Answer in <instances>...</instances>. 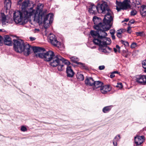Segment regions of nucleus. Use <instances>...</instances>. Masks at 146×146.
Returning <instances> with one entry per match:
<instances>
[{"instance_id":"nucleus-1","label":"nucleus","mask_w":146,"mask_h":146,"mask_svg":"<svg viewBox=\"0 0 146 146\" xmlns=\"http://www.w3.org/2000/svg\"><path fill=\"white\" fill-rule=\"evenodd\" d=\"M43 5L39 3L37 6L36 10L31 7L28 9V16L31 17L34 15L33 20L37 23L41 22L43 19L44 26L45 28H47L52 23L53 20V15L52 14H46L45 12H42Z\"/></svg>"},{"instance_id":"nucleus-2","label":"nucleus","mask_w":146,"mask_h":146,"mask_svg":"<svg viewBox=\"0 0 146 146\" xmlns=\"http://www.w3.org/2000/svg\"><path fill=\"white\" fill-rule=\"evenodd\" d=\"M106 14L105 15L103 23L101 22V19L96 16H94L93 19L94 25V28L97 30L96 32L100 33L102 31H108L110 28L111 26L110 23L113 20V13L111 11L109 10L106 12Z\"/></svg>"},{"instance_id":"nucleus-3","label":"nucleus","mask_w":146,"mask_h":146,"mask_svg":"<svg viewBox=\"0 0 146 146\" xmlns=\"http://www.w3.org/2000/svg\"><path fill=\"white\" fill-rule=\"evenodd\" d=\"M13 46L17 52H23L24 55L27 56L31 54L32 50V47L28 43H25L21 39H13Z\"/></svg>"},{"instance_id":"nucleus-4","label":"nucleus","mask_w":146,"mask_h":146,"mask_svg":"<svg viewBox=\"0 0 146 146\" xmlns=\"http://www.w3.org/2000/svg\"><path fill=\"white\" fill-rule=\"evenodd\" d=\"M110 10L109 9L107 3L104 1L100 5L98 4V6L96 7L94 4H91L89 7L88 11L91 13L95 15L98 12L99 13H102L105 14Z\"/></svg>"},{"instance_id":"nucleus-5","label":"nucleus","mask_w":146,"mask_h":146,"mask_svg":"<svg viewBox=\"0 0 146 146\" xmlns=\"http://www.w3.org/2000/svg\"><path fill=\"white\" fill-rule=\"evenodd\" d=\"M28 11H26L21 12L17 11L13 13V19L15 22L17 24L19 25H24L27 22L28 19L31 17L28 16L29 13H27Z\"/></svg>"},{"instance_id":"nucleus-6","label":"nucleus","mask_w":146,"mask_h":146,"mask_svg":"<svg viewBox=\"0 0 146 146\" xmlns=\"http://www.w3.org/2000/svg\"><path fill=\"white\" fill-rule=\"evenodd\" d=\"M106 31H102L101 33H98L92 30L90 32V33L94 38H96L98 40L100 41L103 46H106L110 44L111 40L110 38L106 37L107 35V33L106 32Z\"/></svg>"},{"instance_id":"nucleus-7","label":"nucleus","mask_w":146,"mask_h":146,"mask_svg":"<svg viewBox=\"0 0 146 146\" xmlns=\"http://www.w3.org/2000/svg\"><path fill=\"white\" fill-rule=\"evenodd\" d=\"M61 56L59 55H55L49 62L50 65L53 67L58 66L59 71H61L64 69V65L61 64Z\"/></svg>"},{"instance_id":"nucleus-8","label":"nucleus","mask_w":146,"mask_h":146,"mask_svg":"<svg viewBox=\"0 0 146 146\" xmlns=\"http://www.w3.org/2000/svg\"><path fill=\"white\" fill-rule=\"evenodd\" d=\"M55 55L52 51L50 50L46 52L39 53L36 54V57H39L43 59L46 62H49Z\"/></svg>"},{"instance_id":"nucleus-9","label":"nucleus","mask_w":146,"mask_h":146,"mask_svg":"<svg viewBox=\"0 0 146 146\" xmlns=\"http://www.w3.org/2000/svg\"><path fill=\"white\" fill-rule=\"evenodd\" d=\"M130 0H124L123 2L116 1V3L118 6H120L122 9H126L130 7Z\"/></svg>"},{"instance_id":"nucleus-10","label":"nucleus","mask_w":146,"mask_h":146,"mask_svg":"<svg viewBox=\"0 0 146 146\" xmlns=\"http://www.w3.org/2000/svg\"><path fill=\"white\" fill-rule=\"evenodd\" d=\"M93 42L95 44L99 46V50L100 52L105 53L108 52V50L106 47V46H103L102 45V43L100 41H99L98 40H97L96 38H95L93 40Z\"/></svg>"},{"instance_id":"nucleus-11","label":"nucleus","mask_w":146,"mask_h":146,"mask_svg":"<svg viewBox=\"0 0 146 146\" xmlns=\"http://www.w3.org/2000/svg\"><path fill=\"white\" fill-rule=\"evenodd\" d=\"M48 38L50 42L52 45L57 47H59L60 45V43L57 40L54 35L50 34L48 36Z\"/></svg>"},{"instance_id":"nucleus-12","label":"nucleus","mask_w":146,"mask_h":146,"mask_svg":"<svg viewBox=\"0 0 146 146\" xmlns=\"http://www.w3.org/2000/svg\"><path fill=\"white\" fill-rule=\"evenodd\" d=\"M135 81L139 84L145 85L146 84V76L137 75L135 77Z\"/></svg>"},{"instance_id":"nucleus-13","label":"nucleus","mask_w":146,"mask_h":146,"mask_svg":"<svg viewBox=\"0 0 146 146\" xmlns=\"http://www.w3.org/2000/svg\"><path fill=\"white\" fill-rule=\"evenodd\" d=\"M134 139L136 145H141L144 140V137L143 136H137L135 137Z\"/></svg>"},{"instance_id":"nucleus-14","label":"nucleus","mask_w":146,"mask_h":146,"mask_svg":"<svg viewBox=\"0 0 146 146\" xmlns=\"http://www.w3.org/2000/svg\"><path fill=\"white\" fill-rule=\"evenodd\" d=\"M100 90L102 94H105L111 90V88L109 86L107 85L104 86L103 84L100 89H98V90Z\"/></svg>"},{"instance_id":"nucleus-15","label":"nucleus","mask_w":146,"mask_h":146,"mask_svg":"<svg viewBox=\"0 0 146 146\" xmlns=\"http://www.w3.org/2000/svg\"><path fill=\"white\" fill-rule=\"evenodd\" d=\"M29 4V1L28 0H25L23 2L21 5V11L22 12L28 11L26 10L27 8L28 7Z\"/></svg>"},{"instance_id":"nucleus-16","label":"nucleus","mask_w":146,"mask_h":146,"mask_svg":"<svg viewBox=\"0 0 146 146\" xmlns=\"http://www.w3.org/2000/svg\"><path fill=\"white\" fill-rule=\"evenodd\" d=\"M94 81L91 77H86V78L85 83L86 85L90 86H93Z\"/></svg>"},{"instance_id":"nucleus-17","label":"nucleus","mask_w":146,"mask_h":146,"mask_svg":"<svg viewBox=\"0 0 146 146\" xmlns=\"http://www.w3.org/2000/svg\"><path fill=\"white\" fill-rule=\"evenodd\" d=\"M32 50L34 53L35 54V56H36V54H37L39 53H41L40 52L44 51L45 49L42 48L34 47H32Z\"/></svg>"},{"instance_id":"nucleus-18","label":"nucleus","mask_w":146,"mask_h":146,"mask_svg":"<svg viewBox=\"0 0 146 146\" xmlns=\"http://www.w3.org/2000/svg\"><path fill=\"white\" fill-rule=\"evenodd\" d=\"M103 83L100 81H94L93 86L94 89H99L103 86Z\"/></svg>"},{"instance_id":"nucleus-19","label":"nucleus","mask_w":146,"mask_h":146,"mask_svg":"<svg viewBox=\"0 0 146 146\" xmlns=\"http://www.w3.org/2000/svg\"><path fill=\"white\" fill-rule=\"evenodd\" d=\"M66 72L68 77H72L74 74V72L71 68V67L68 66L67 67L66 70Z\"/></svg>"},{"instance_id":"nucleus-20","label":"nucleus","mask_w":146,"mask_h":146,"mask_svg":"<svg viewBox=\"0 0 146 146\" xmlns=\"http://www.w3.org/2000/svg\"><path fill=\"white\" fill-rule=\"evenodd\" d=\"M4 43L6 45L11 46L12 45V42L11 38L8 35H5L4 36Z\"/></svg>"},{"instance_id":"nucleus-21","label":"nucleus","mask_w":146,"mask_h":146,"mask_svg":"<svg viewBox=\"0 0 146 146\" xmlns=\"http://www.w3.org/2000/svg\"><path fill=\"white\" fill-rule=\"evenodd\" d=\"M70 59L73 62L77 64H78L82 65L83 66V64L80 62H78L79 60V59L76 56H72L70 58Z\"/></svg>"},{"instance_id":"nucleus-22","label":"nucleus","mask_w":146,"mask_h":146,"mask_svg":"<svg viewBox=\"0 0 146 146\" xmlns=\"http://www.w3.org/2000/svg\"><path fill=\"white\" fill-rule=\"evenodd\" d=\"M11 4L10 0H5L4 2V7L7 9H9L11 7Z\"/></svg>"},{"instance_id":"nucleus-23","label":"nucleus","mask_w":146,"mask_h":146,"mask_svg":"<svg viewBox=\"0 0 146 146\" xmlns=\"http://www.w3.org/2000/svg\"><path fill=\"white\" fill-rule=\"evenodd\" d=\"M1 20L2 22V24L3 25L6 24V23H8L7 20L6 16L5 15L4 13H1Z\"/></svg>"},{"instance_id":"nucleus-24","label":"nucleus","mask_w":146,"mask_h":146,"mask_svg":"<svg viewBox=\"0 0 146 146\" xmlns=\"http://www.w3.org/2000/svg\"><path fill=\"white\" fill-rule=\"evenodd\" d=\"M141 14L143 16H146V6L142 5L141 7Z\"/></svg>"},{"instance_id":"nucleus-25","label":"nucleus","mask_w":146,"mask_h":146,"mask_svg":"<svg viewBox=\"0 0 146 146\" xmlns=\"http://www.w3.org/2000/svg\"><path fill=\"white\" fill-rule=\"evenodd\" d=\"M111 107L112 106H111L105 107L103 109L102 111L104 113L108 112L111 110Z\"/></svg>"},{"instance_id":"nucleus-26","label":"nucleus","mask_w":146,"mask_h":146,"mask_svg":"<svg viewBox=\"0 0 146 146\" xmlns=\"http://www.w3.org/2000/svg\"><path fill=\"white\" fill-rule=\"evenodd\" d=\"M61 61V64H62L63 63H64L67 65H68L70 64V63L69 61H68V60H65V59L62 58V57Z\"/></svg>"},{"instance_id":"nucleus-27","label":"nucleus","mask_w":146,"mask_h":146,"mask_svg":"<svg viewBox=\"0 0 146 146\" xmlns=\"http://www.w3.org/2000/svg\"><path fill=\"white\" fill-rule=\"evenodd\" d=\"M77 78L80 80H83L84 79V77L83 75L81 74H78L77 75Z\"/></svg>"},{"instance_id":"nucleus-28","label":"nucleus","mask_w":146,"mask_h":146,"mask_svg":"<svg viewBox=\"0 0 146 146\" xmlns=\"http://www.w3.org/2000/svg\"><path fill=\"white\" fill-rule=\"evenodd\" d=\"M142 64L143 67L145 69L144 72H146V60H144L142 62Z\"/></svg>"},{"instance_id":"nucleus-29","label":"nucleus","mask_w":146,"mask_h":146,"mask_svg":"<svg viewBox=\"0 0 146 146\" xmlns=\"http://www.w3.org/2000/svg\"><path fill=\"white\" fill-rule=\"evenodd\" d=\"M125 31V30L123 29H120L117 31L116 33L117 34L121 35V34L122 33L124 32Z\"/></svg>"},{"instance_id":"nucleus-30","label":"nucleus","mask_w":146,"mask_h":146,"mask_svg":"<svg viewBox=\"0 0 146 146\" xmlns=\"http://www.w3.org/2000/svg\"><path fill=\"white\" fill-rule=\"evenodd\" d=\"M120 139V135H118L114 137L113 140H115V141H116L117 142Z\"/></svg>"},{"instance_id":"nucleus-31","label":"nucleus","mask_w":146,"mask_h":146,"mask_svg":"<svg viewBox=\"0 0 146 146\" xmlns=\"http://www.w3.org/2000/svg\"><path fill=\"white\" fill-rule=\"evenodd\" d=\"M116 87L117 88H119L120 89L123 88V86L121 83H117V85H116Z\"/></svg>"},{"instance_id":"nucleus-32","label":"nucleus","mask_w":146,"mask_h":146,"mask_svg":"<svg viewBox=\"0 0 146 146\" xmlns=\"http://www.w3.org/2000/svg\"><path fill=\"white\" fill-rule=\"evenodd\" d=\"M137 13V12L136 10H132L131 11V15L134 16Z\"/></svg>"},{"instance_id":"nucleus-33","label":"nucleus","mask_w":146,"mask_h":146,"mask_svg":"<svg viewBox=\"0 0 146 146\" xmlns=\"http://www.w3.org/2000/svg\"><path fill=\"white\" fill-rule=\"evenodd\" d=\"M136 34L137 36H142L143 35V32H139L136 33Z\"/></svg>"},{"instance_id":"nucleus-34","label":"nucleus","mask_w":146,"mask_h":146,"mask_svg":"<svg viewBox=\"0 0 146 146\" xmlns=\"http://www.w3.org/2000/svg\"><path fill=\"white\" fill-rule=\"evenodd\" d=\"M21 130L22 131L24 132L27 131V129L25 126H22L21 127Z\"/></svg>"},{"instance_id":"nucleus-35","label":"nucleus","mask_w":146,"mask_h":146,"mask_svg":"<svg viewBox=\"0 0 146 146\" xmlns=\"http://www.w3.org/2000/svg\"><path fill=\"white\" fill-rule=\"evenodd\" d=\"M137 44L136 43L133 42L132 43L131 47V48H134L137 46Z\"/></svg>"},{"instance_id":"nucleus-36","label":"nucleus","mask_w":146,"mask_h":146,"mask_svg":"<svg viewBox=\"0 0 146 146\" xmlns=\"http://www.w3.org/2000/svg\"><path fill=\"white\" fill-rule=\"evenodd\" d=\"M115 30L114 29H111L110 30V33L111 35H114L115 33Z\"/></svg>"},{"instance_id":"nucleus-37","label":"nucleus","mask_w":146,"mask_h":146,"mask_svg":"<svg viewBox=\"0 0 146 146\" xmlns=\"http://www.w3.org/2000/svg\"><path fill=\"white\" fill-rule=\"evenodd\" d=\"M121 42L125 46H128L129 45L128 43L127 42H125L123 40H121Z\"/></svg>"},{"instance_id":"nucleus-38","label":"nucleus","mask_w":146,"mask_h":146,"mask_svg":"<svg viewBox=\"0 0 146 146\" xmlns=\"http://www.w3.org/2000/svg\"><path fill=\"white\" fill-rule=\"evenodd\" d=\"M116 6V9L118 11H119L121 9H122L121 7L120 6H118L117 5Z\"/></svg>"},{"instance_id":"nucleus-39","label":"nucleus","mask_w":146,"mask_h":146,"mask_svg":"<svg viewBox=\"0 0 146 146\" xmlns=\"http://www.w3.org/2000/svg\"><path fill=\"white\" fill-rule=\"evenodd\" d=\"M127 32V33H131V29L130 27H128Z\"/></svg>"},{"instance_id":"nucleus-40","label":"nucleus","mask_w":146,"mask_h":146,"mask_svg":"<svg viewBox=\"0 0 146 146\" xmlns=\"http://www.w3.org/2000/svg\"><path fill=\"white\" fill-rule=\"evenodd\" d=\"M104 68L105 66L104 65L100 66L99 67V68L100 70H103L104 69Z\"/></svg>"},{"instance_id":"nucleus-41","label":"nucleus","mask_w":146,"mask_h":146,"mask_svg":"<svg viewBox=\"0 0 146 146\" xmlns=\"http://www.w3.org/2000/svg\"><path fill=\"white\" fill-rule=\"evenodd\" d=\"M117 142L116 141H115V140H113V145L114 146H117Z\"/></svg>"},{"instance_id":"nucleus-42","label":"nucleus","mask_w":146,"mask_h":146,"mask_svg":"<svg viewBox=\"0 0 146 146\" xmlns=\"http://www.w3.org/2000/svg\"><path fill=\"white\" fill-rule=\"evenodd\" d=\"M114 74H113L112 72L111 73V74L110 75V77L111 78H112L114 77L115 76Z\"/></svg>"},{"instance_id":"nucleus-43","label":"nucleus","mask_w":146,"mask_h":146,"mask_svg":"<svg viewBox=\"0 0 146 146\" xmlns=\"http://www.w3.org/2000/svg\"><path fill=\"white\" fill-rule=\"evenodd\" d=\"M29 38L32 41L34 40L35 39L34 37H30Z\"/></svg>"},{"instance_id":"nucleus-44","label":"nucleus","mask_w":146,"mask_h":146,"mask_svg":"<svg viewBox=\"0 0 146 146\" xmlns=\"http://www.w3.org/2000/svg\"><path fill=\"white\" fill-rule=\"evenodd\" d=\"M2 37L1 36H0V45H1L2 44Z\"/></svg>"},{"instance_id":"nucleus-45","label":"nucleus","mask_w":146,"mask_h":146,"mask_svg":"<svg viewBox=\"0 0 146 146\" xmlns=\"http://www.w3.org/2000/svg\"><path fill=\"white\" fill-rule=\"evenodd\" d=\"M117 37L119 38H120L121 37V35L117 34Z\"/></svg>"},{"instance_id":"nucleus-46","label":"nucleus","mask_w":146,"mask_h":146,"mask_svg":"<svg viewBox=\"0 0 146 146\" xmlns=\"http://www.w3.org/2000/svg\"><path fill=\"white\" fill-rule=\"evenodd\" d=\"M135 21H134V20H131L130 21V23H131V24H133L135 22Z\"/></svg>"},{"instance_id":"nucleus-47","label":"nucleus","mask_w":146,"mask_h":146,"mask_svg":"<svg viewBox=\"0 0 146 146\" xmlns=\"http://www.w3.org/2000/svg\"><path fill=\"white\" fill-rule=\"evenodd\" d=\"M112 38L114 40L115 38V36H114V35H111Z\"/></svg>"},{"instance_id":"nucleus-48","label":"nucleus","mask_w":146,"mask_h":146,"mask_svg":"<svg viewBox=\"0 0 146 146\" xmlns=\"http://www.w3.org/2000/svg\"><path fill=\"white\" fill-rule=\"evenodd\" d=\"M106 47L107 50H111V48H110L109 47H108V46H106Z\"/></svg>"},{"instance_id":"nucleus-49","label":"nucleus","mask_w":146,"mask_h":146,"mask_svg":"<svg viewBox=\"0 0 146 146\" xmlns=\"http://www.w3.org/2000/svg\"><path fill=\"white\" fill-rule=\"evenodd\" d=\"M35 32H39L40 31V30L39 29H35Z\"/></svg>"},{"instance_id":"nucleus-50","label":"nucleus","mask_w":146,"mask_h":146,"mask_svg":"<svg viewBox=\"0 0 146 146\" xmlns=\"http://www.w3.org/2000/svg\"><path fill=\"white\" fill-rule=\"evenodd\" d=\"M113 50L115 52H116L117 51V49L115 48H113Z\"/></svg>"},{"instance_id":"nucleus-51","label":"nucleus","mask_w":146,"mask_h":146,"mask_svg":"<svg viewBox=\"0 0 146 146\" xmlns=\"http://www.w3.org/2000/svg\"><path fill=\"white\" fill-rule=\"evenodd\" d=\"M113 74H118V72L117 71H114L112 72Z\"/></svg>"},{"instance_id":"nucleus-52","label":"nucleus","mask_w":146,"mask_h":146,"mask_svg":"<svg viewBox=\"0 0 146 146\" xmlns=\"http://www.w3.org/2000/svg\"><path fill=\"white\" fill-rule=\"evenodd\" d=\"M116 47L117 48H118L119 49H120V48L119 46L118 45H116Z\"/></svg>"},{"instance_id":"nucleus-53","label":"nucleus","mask_w":146,"mask_h":146,"mask_svg":"<svg viewBox=\"0 0 146 146\" xmlns=\"http://www.w3.org/2000/svg\"><path fill=\"white\" fill-rule=\"evenodd\" d=\"M129 19H125L124 21H126V22H127V21H129Z\"/></svg>"},{"instance_id":"nucleus-54","label":"nucleus","mask_w":146,"mask_h":146,"mask_svg":"<svg viewBox=\"0 0 146 146\" xmlns=\"http://www.w3.org/2000/svg\"><path fill=\"white\" fill-rule=\"evenodd\" d=\"M136 4L137 5H139V4H140V2H138V3L137 2Z\"/></svg>"},{"instance_id":"nucleus-55","label":"nucleus","mask_w":146,"mask_h":146,"mask_svg":"<svg viewBox=\"0 0 146 146\" xmlns=\"http://www.w3.org/2000/svg\"><path fill=\"white\" fill-rule=\"evenodd\" d=\"M96 48V47L95 46H93L92 47V48Z\"/></svg>"},{"instance_id":"nucleus-56","label":"nucleus","mask_w":146,"mask_h":146,"mask_svg":"<svg viewBox=\"0 0 146 146\" xmlns=\"http://www.w3.org/2000/svg\"><path fill=\"white\" fill-rule=\"evenodd\" d=\"M141 146V145H136V146Z\"/></svg>"},{"instance_id":"nucleus-57","label":"nucleus","mask_w":146,"mask_h":146,"mask_svg":"<svg viewBox=\"0 0 146 146\" xmlns=\"http://www.w3.org/2000/svg\"><path fill=\"white\" fill-rule=\"evenodd\" d=\"M2 29H0V32H1L2 31Z\"/></svg>"},{"instance_id":"nucleus-58","label":"nucleus","mask_w":146,"mask_h":146,"mask_svg":"<svg viewBox=\"0 0 146 146\" xmlns=\"http://www.w3.org/2000/svg\"><path fill=\"white\" fill-rule=\"evenodd\" d=\"M125 56V57H127V56Z\"/></svg>"},{"instance_id":"nucleus-59","label":"nucleus","mask_w":146,"mask_h":146,"mask_svg":"<svg viewBox=\"0 0 146 146\" xmlns=\"http://www.w3.org/2000/svg\"><path fill=\"white\" fill-rule=\"evenodd\" d=\"M44 123H46V122H44Z\"/></svg>"}]
</instances>
